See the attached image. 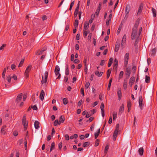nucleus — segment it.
Here are the masks:
<instances>
[{
    "label": "nucleus",
    "instance_id": "3",
    "mask_svg": "<svg viewBox=\"0 0 157 157\" xmlns=\"http://www.w3.org/2000/svg\"><path fill=\"white\" fill-rule=\"evenodd\" d=\"M129 56V54L128 53H127L124 55V66L125 67H126L127 66Z\"/></svg>",
    "mask_w": 157,
    "mask_h": 157
},
{
    "label": "nucleus",
    "instance_id": "44",
    "mask_svg": "<svg viewBox=\"0 0 157 157\" xmlns=\"http://www.w3.org/2000/svg\"><path fill=\"white\" fill-rule=\"evenodd\" d=\"M90 144L88 142H86L84 143L83 145L84 147H86L89 145Z\"/></svg>",
    "mask_w": 157,
    "mask_h": 157
},
{
    "label": "nucleus",
    "instance_id": "50",
    "mask_svg": "<svg viewBox=\"0 0 157 157\" xmlns=\"http://www.w3.org/2000/svg\"><path fill=\"white\" fill-rule=\"evenodd\" d=\"M58 147L59 149H61L62 147V142H61L59 144Z\"/></svg>",
    "mask_w": 157,
    "mask_h": 157
},
{
    "label": "nucleus",
    "instance_id": "48",
    "mask_svg": "<svg viewBox=\"0 0 157 157\" xmlns=\"http://www.w3.org/2000/svg\"><path fill=\"white\" fill-rule=\"evenodd\" d=\"M127 106L128 107L131 108V102L130 101H128L127 102Z\"/></svg>",
    "mask_w": 157,
    "mask_h": 157
},
{
    "label": "nucleus",
    "instance_id": "5",
    "mask_svg": "<svg viewBox=\"0 0 157 157\" xmlns=\"http://www.w3.org/2000/svg\"><path fill=\"white\" fill-rule=\"evenodd\" d=\"M32 68V66L31 65H29L26 68V70L25 73V76L26 78H27L29 77V73L30 71H31Z\"/></svg>",
    "mask_w": 157,
    "mask_h": 157
},
{
    "label": "nucleus",
    "instance_id": "57",
    "mask_svg": "<svg viewBox=\"0 0 157 157\" xmlns=\"http://www.w3.org/2000/svg\"><path fill=\"white\" fill-rule=\"evenodd\" d=\"M125 43H121V48L123 49L125 47Z\"/></svg>",
    "mask_w": 157,
    "mask_h": 157
},
{
    "label": "nucleus",
    "instance_id": "23",
    "mask_svg": "<svg viewBox=\"0 0 157 157\" xmlns=\"http://www.w3.org/2000/svg\"><path fill=\"white\" fill-rule=\"evenodd\" d=\"M118 61L117 59H115L114 60V63H113V66L115 68H117L118 66Z\"/></svg>",
    "mask_w": 157,
    "mask_h": 157
},
{
    "label": "nucleus",
    "instance_id": "52",
    "mask_svg": "<svg viewBox=\"0 0 157 157\" xmlns=\"http://www.w3.org/2000/svg\"><path fill=\"white\" fill-rule=\"evenodd\" d=\"M80 34H77L76 35V40H78L80 39Z\"/></svg>",
    "mask_w": 157,
    "mask_h": 157
},
{
    "label": "nucleus",
    "instance_id": "39",
    "mask_svg": "<svg viewBox=\"0 0 157 157\" xmlns=\"http://www.w3.org/2000/svg\"><path fill=\"white\" fill-rule=\"evenodd\" d=\"M78 21L76 19L75 20V22L74 26H75V28H76L78 27Z\"/></svg>",
    "mask_w": 157,
    "mask_h": 157
},
{
    "label": "nucleus",
    "instance_id": "43",
    "mask_svg": "<svg viewBox=\"0 0 157 157\" xmlns=\"http://www.w3.org/2000/svg\"><path fill=\"white\" fill-rule=\"evenodd\" d=\"M59 120L62 123H63L65 121V119L62 116H61L59 117Z\"/></svg>",
    "mask_w": 157,
    "mask_h": 157
},
{
    "label": "nucleus",
    "instance_id": "28",
    "mask_svg": "<svg viewBox=\"0 0 157 157\" xmlns=\"http://www.w3.org/2000/svg\"><path fill=\"white\" fill-rule=\"evenodd\" d=\"M150 78L149 76L146 75L145 76V82L147 83H148L150 82Z\"/></svg>",
    "mask_w": 157,
    "mask_h": 157
},
{
    "label": "nucleus",
    "instance_id": "8",
    "mask_svg": "<svg viewBox=\"0 0 157 157\" xmlns=\"http://www.w3.org/2000/svg\"><path fill=\"white\" fill-rule=\"evenodd\" d=\"M130 69H128V68H127L126 69V79H128L130 76V74H131V72H130Z\"/></svg>",
    "mask_w": 157,
    "mask_h": 157
},
{
    "label": "nucleus",
    "instance_id": "15",
    "mask_svg": "<svg viewBox=\"0 0 157 157\" xmlns=\"http://www.w3.org/2000/svg\"><path fill=\"white\" fill-rule=\"evenodd\" d=\"M143 7V4H141L139 7L138 13H137V15L140 14V13L142 12Z\"/></svg>",
    "mask_w": 157,
    "mask_h": 157
},
{
    "label": "nucleus",
    "instance_id": "64",
    "mask_svg": "<svg viewBox=\"0 0 157 157\" xmlns=\"http://www.w3.org/2000/svg\"><path fill=\"white\" fill-rule=\"evenodd\" d=\"M82 100H80L79 101V102H78V106H81V105L82 104Z\"/></svg>",
    "mask_w": 157,
    "mask_h": 157
},
{
    "label": "nucleus",
    "instance_id": "21",
    "mask_svg": "<svg viewBox=\"0 0 157 157\" xmlns=\"http://www.w3.org/2000/svg\"><path fill=\"white\" fill-rule=\"evenodd\" d=\"M89 24L86 21L85 22L84 25V29L86 30L89 28Z\"/></svg>",
    "mask_w": 157,
    "mask_h": 157
},
{
    "label": "nucleus",
    "instance_id": "31",
    "mask_svg": "<svg viewBox=\"0 0 157 157\" xmlns=\"http://www.w3.org/2000/svg\"><path fill=\"white\" fill-rule=\"evenodd\" d=\"M113 120H115L117 118V113L115 112H113Z\"/></svg>",
    "mask_w": 157,
    "mask_h": 157
},
{
    "label": "nucleus",
    "instance_id": "4",
    "mask_svg": "<svg viewBox=\"0 0 157 157\" xmlns=\"http://www.w3.org/2000/svg\"><path fill=\"white\" fill-rule=\"evenodd\" d=\"M48 71L45 72L44 73L45 78H44L43 76H42V79L41 81L42 84L45 83L47 82L48 79Z\"/></svg>",
    "mask_w": 157,
    "mask_h": 157
},
{
    "label": "nucleus",
    "instance_id": "49",
    "mask_svg": "<svg viewBox=\"0 0 157 157\" xmlns=\"http://www.w3.org/2000/svg\"><path fill=\"white\" fill-rule=\"evenodd\" d=\"M90 85V83L89 82H86V84H85V87L86 89H88V88L89 87V86Z\"/></svg>",
    "mask_w": 157,
    "mask_h": 157
},
{
    "label": "nucleus",
    "instance_id": "59",
    "mask_svg": "<svg viewBox=\"0 0 157 157\" xmlns=\"http://www.w3.org/2000/svg\"><path fill=\"white\" fill-rule=\"evenodd\" d=\"M105 63V61L104 60H101V62L100 63V65L101 66H103Z\"/></svg>",
    "mask_w": 157,
    "mask_h": 157
},
{
    "label": "nucleus",
    "instance_id": "62",
    "mask_svg": "<svg viewBox=\"0 0 157 157\" xmlns=\"http://www.w3.org/2000/svg\"><path fill=\"white\" fill-rule=\"evenodd\" d=\"M6 46V44H3L0 47V50H2Z\"/></svg>",
    "mask_w": 157,
    "mask_h": 157
},
{
    "label": "nucleus",
    "instance_id": "38",
    "mask_svg": "<svg viewBox=\"0 0 157 157\" xmlns=\"http://www.w3.org/2000/svg\"><path fill=\"white\" fill-rule=\"evenodd\" d=\"M69 71L68 69V67L67 65L66 66V69L65 71V74L66 75H68L69 73Z\"/></svg>",
    "mask_w": 157,
    "mask_h": 157
},
{
    "label": "nucleus",
    "instance_id": "55",
    "mask_svg": "<svg viewBox=\"0 0 157 157\" xmlns=\"http://www.w3.org/2000/svg\"><path fill=\"white\" fill-rule=\"evenodd\" d=\"M83 35L85 36V37H86V36H87V34L86 32V30L84 29L83 30Z\"/></svg>",
    "mask_w": 157,
    "mask_h": 157
},
{
    "label": "nucleus",
    "instance_id": "58",
    "mask_svg": "<svg viewBox=\"0 0 157 157\" xmlns=\"http://www.w3.org/2000/svg\"><path fill=\"white\" fill-rule=\"evenodd\" d=\"M65 139L67 140H69V136L67 134H66L65 136Z\"/></svg>",
    "mask_w": 157,
    "mask_h": 157
},
{
    "label": "nucleus",
    "instance_id": "40",
    "mask_svg": "<svg viewBox=\"0 0 157 157\" xmlns=\"http://www.w3.org/2000/svg\"><path fill=\"white\" fill-rule=\"evenodd\" d=\"M68 102V101L66 98H64L63 99V103L64 105H66Z\"/></svg>",
    "mask_w": 157,
    "mask_h": 157
},
{
    "label": "nucleus",
    "instance_id": "27",
    "mask_svg": "<svg viewBox=\"0 0 157 157\" xmlns=\"http://www.w3.org/2000/svg\"><path fill=\"white\" fill-rule=\"evenodd\" d=\"M156 53V49L154 48L151 50V55L152 56H154Z\"/></svg>",
    "mask_w": 157,
    "mask_h": 157
},
{
    "label": "nucleus",
    "instance_id": "26",
    "mask_svg": "<svg viewBox=\"0 0 157 157\" xmlns=\"http://www.w3.org/2000/svg\"><path fill=\"white\" fill-rule=\"evenodd\" d=\"M127 80L126 79H124V81L123 83V87L126 90L127 88Z\"/></svg>",
    "mask_w": 157,
    "mask_h": 157
},
{
    "label": "nucleus",
    "instance_id": "18",
    "mask_svg": "<svg viewBox=\"0 0 157 157\" xmlns=\"http://www.w3.org/2000/svg\"><path fill=\"white\" fill-rule=\"evenodd\" d=\"M130 10V6L129 5H127L125 8V14H128L129 11Z\"/></svg>",
    "mask_w": 157,
    "mask_h": 157
},
{
    "label": "nucleus",
    "instance_id": "60",
    "mask_svg": "<svg viewBox=\"0 0 157 157\" xmlns=\"http://www.w3.org/2000/svg\"><path fill=\"white\" fill-rule=\"evenodd\" d=\"M92 35V34L91 33H89V35L88 37V40H90L91 39V36Z\"/></svg>",
    "mask_w": 157,
    "mask_h": 157
},
{
    "label": "nucleus",
    "instance_id": "51",
    "mask_svg": "<svg viewBox=\"0 0 157 157\" xmlns=\"http://www.w3.org/2000/svg\"><path fill=\"white\" fill-rule=\"evenodd\" d=\"M94 119V117H91L89 118V120H87L86 121V122H88L89 121V122H91Z\"/></svg>",
    "mask_w": 157,
    "mask_h": 157
},
{
    "label": "nucleus",
    "instance_id": "24",
    "mask_svg": "<svg viewBox=\"0 0 157 157\" xmlns=\"http://www.w3.org/2000/svg\"><path fill=\"white\" fill-rule=\"evenodd\" d=\"M39 122L37 121H36L34 122V126L36 129H37L39 128Z\"/></svg>",
    "mask_w": 157,
    "mask_h": 157
},
{
    "label": "nucleus",
    "instance_id": "11",
    "mask_svg": "<svg viewBox=\"0 0 157 157\" xmlns=\"http://www.w3.org/2000/svg\"><path fill=\"white\" fill-rule=\"evenodd\" d=\"M119 131L118 130L115 129L114 132L113 133V140L114 141H115L116 140L117 137V134L118 133Z\"/></svg>",
    "mask_w": 157,
    "mask_h": 157
},
{
    "label": "nucleus",
    "instance_id": "46",
    "mask_svg": "<svg viewBox=\"0 0 157 157\" xmlns=\"http://www.w3.org/2000/svg\"><path fill=\"white\" fill-rule=\"evenodd\" d=\"M24 144H25V150H26L27 147V142L26 141V138L25 139L24 141Z\"/></svg>",
    "mask_w": 157,
    "mask_h": 157
},
{
    "label": "nucleus",
    "instance_id": "12",
    "mask_svg": "<svg viewBox=\"0 0 157 157\" xmlns=\"http://www.w3.org/2000/svg\"><path fill=\"white\" fill-rule=\"evenodd\" d=\"M135 79V78L134 77H132L129 80V85L130 87L132 86L133 84L134 83Z\"/></svg>",
    "mask_w": 157,
    "mask_h": 157
},
{
    "label": "nucleus",
    "instance_id": "20",
    "mask_svg": "<svg viewBox=\"0 0 157 157\" xmlns=\"http://www.w3.org/2000/svg\"><path fill=\"white\" fill-rule=\"evenodd\" d=\"M144 151V148L142 147H141L139 149L138 152L140 155L141 156H142L143 155Z\"/></svg>",
    "mask_w": 157,
    "mask_h": 157
},
{
    "label": "nucleus",
    "instance_id": "33",
    "mask_svg": "<svg viewBox=\"0 0 157 157\" xmlns=\"http://www.w3.org/2000/svg\"><path fill=\"white\" fill-rule=\"evenodd\" d=\"M124 75V72L122 71H121L119 74L118 77L119 79L120 80L123 78Z\"/></svg>",
    "mask_w": 157,
    "mask_h": 157
},
{
    "label": "nucleus",
    "instance_id": "6",
    "mask_svg": "<svg viewBox=\"0 0 157 157\" xmlns=\"http://www.w3.org/2000/svg\"><path fill=\"white\" fill-rule=\"evenodd\" d=\"M22 124L24 126V130H26L28 126V121H26V117L24 116L22 118Z\"/></svg>",
    "mask_w": 157,
    "mask_h": 157
},
{
    "label": "nucleus",
    "instance_id": "45",
    "mask_svg": "<svg viewBox=\"0 0 157 157\" xmlns=\"http://www.w3.org/2000/svg\"><path fill=\"white\" fill-rule=\"evenodd\" d=\"M109 149V146L108 145H106L105 147L104 152L105 154H106L108 150Z\"/></svg>",
    "mask_w": 157,
    "mask_h": 157
},
{
    "label": "nucleus",
    "instance_id": "14",
    "mask_svg": "<svg viewBox=\"0 0 157 157\" xmlns=\"http://www.w3.org/2000/svg\"><path fill=\"white\" fill-rule=\"evenodd\" d=\"M22 94L21 93L20 94L18 95L16 100V101L17 103L19 102V101L21 100L22 99Z\"/></svg>",
    "mask_w": 157,
    "mask_h": 157
},
{
    "label": "nucleus",
    "instance_id": "2",
    "mask_svg": "<svg viewBox=\"0 0 157 157\" xmlns=\"http://www.w3.org/2000/svg\"><path fill=\"white\" fill-rule=\"evenodd\" d=\"M59 71L60 68L59 67L58 65L56 66L54 72L56 75H58V76L57 77V79H59L61 77V74L59 73Z\"/></svg>",
    "mask_w": 157,
    "mask_h": 157
},
{
    "label": "nucleus",
    "instance_id": "29",
    "mask_svg": "<svg viewBox=\"0 0 157 157\" xmlns=\"http://www.w3.org/2000/svg\"><path fill=\"white\" fill-rule=\"evenodd\" d=\"M55 148V143L54 142H52L51 146V148L50 149V152H51L52 150L54 149Z\"/></svg>",
    "mask_w": 157,
    "mask_h": 157
},
{
    "label": "nucleus",
    "instance_id": "32",
    "mask_svg": "<svg viewBox=\"0 0 157 157\" xmlns=\"http://www.w3.org/2000/svg\"><path fill=\"white\" fill-rule=\"evenodd\" d=\"M6 128V126L5 125L2 126V129H1V132L2 133H3V134H5V131Z\"/></svg>",
    "mask_w": 157,
    "mask_h": 157
},
{
    "label": "nucleus",
    "instance_id": "36",
    "mask_svg": "<svg viewBox=\"0 0 157 157\" xmlns=\"http://www.w3.org/2000/svg\"><path fill=\"white\" fill-rule=\"evenodd\" d=\"M46 50V48H43L39 53H38L37 55H40L42 54L43 52Z\"/></svg>",
    "mask_w": 157,
    "mask_h": 157
},
{
    "label": "nucleus",
    "instance_id": "19",
    "mask_svg": "<svg viewBox=\"0 0 157 157\" xmlns=\"http://www.w3.org/2000/svg\"><path fill=\"white\" fill-rule=\"evenodd\" d=\"M9 68V66L7 67L6 68H5L3 70V72L2 73V77L4 79H5L6 71V70H8Z\"/></svg>",
    "mask_w": 157,
    "mask_h": 157
},
{
    "label": "nucleus",
    "instance_id": "1",
    "mask_svg": "<svg viewBox=\"0 0 157 157\" xmlns=\"http://www.w3.org/2000/svg\"><path fill=\"white\" fill-rule=\"evenodd\" d=\"M140 19L138 18L136 21L134 27L132 29V32L131 35L132 40H134L136 38H138L140 35L137 33V28L140 21Z\"/></svg>",
    "mask_w": 157,
    "mask_h": 157
},
{
    "label": "nucleus",
    "instance_id": "35",
    "mask_svg": "<svg viewBox=\"0 0 157 157\" xmlns=\"http://www.w3.org/2000/svg\"><path fill=\"white\" fill-rule=\"evenodd\" d=\"M100 132V129L99 128L97 132L95 133L94 134V137L95 139H96L98 136Z\"/></svg>",
    "mask_w": 157,
    "mask_h": 157
},
{
    "label": "nucleus",
    "instance_id": "56",
    "mask_svg": "<svg viewBox=\"0 0 157 157\" xmlns=\"http://www.w3.org/2000/svg\"><path fill=\"white\" fill-rule=\"evenodd\" d=\"M11 67L12 70H14L16 67V65L14 64H12L11 65Z\"/></svg>",
    "mask_w": 157,
    "mask_h": 157
},
{
    "label": "nucleus",
    "instance_id": "34",
    "mask_svg": "<svg viewBox=\"0 0 157 157\" xmlns=\"http://www.w3.org/2000/svg\"><path fill=\"white\" fill-rule=\"evenodd\" d=\"M152 12L153 14V16L155 17L156 16V11L155 9L154 8H152Z\"/></svg>",
    "mask_w": 157,
    "mask_h": 157
},
{
    "label": "nucleus",
    "instance_id": "30",
    "mask_svg": "<svg viewBox=\"0 0 157 157\" xmlns=\"http://www.w3.org/2000/svg\"><path fill=\"white\" fill-rule=\"evenodd\" d=\"M112 70L111 69H109L107 71V78H108L110 75L111 72Z\"/></svg>",
    "mask_w": 157,
    "mask_h": 157
},
{
    "label": "nucleus",
    "instance_id": "53",
    "mask_svg": "<svg viewBox=\"0 0 157 157\" xmlns=\"http://www.w3.org/2000/svg\"><path fill=\"white\" fill-rule=\"evenodd\" d=\"M32 108L34 110H37V107L36 105H34L33 106H32Z\"/></svg>",
    "mask_w": 157,
    "mask_h": 157
},
{
    "label": "nucleus",
    "instance_id": "22",
    "mask_svg": "<svg viewBox=\"0 0 157 157\" xmlns=\"http://www.w3.org/2000/svg\"><path fill=\"white\" fill-rule=\"evenodd\" d=\"M113 58H110V59H109V62L108 64V67H110L111 66L113 63Z\"/></svg>",
    "mask_w": 157,
    "mask_h": 157
},
{
    "label": "nucleus",
    "instance_id": "54",
    "mask_svg": "<svg viewBox=\"0 0 157 157\" xmlns=\"http://www.w3.org/2000/svg\"><path fill=\"white\" fill-rule=\"evenodd\" d=\"M100 10V9H99L97 8L96 10L95 13L96 14V15L97 16H98Z\"/></svg>",
    "mask_w": 157,
    "mask_h": 157
},
{
    "label": "nucleus",
    "instance_id": "13",
    "mask_svg": "<svg viewBox=\"0 0 157 157\" xmlns=\"http://www.w3.org/2000/svg\"><path fill=\"white\" fill-rule=\"evenodd\" d=\"M45 95L44 92V90H42L41 91L40 94V98L41 100H43Z\"/></svg>",
    "mask_w": 157,
    "mask_h": 157
},
{
    "label": "nucleus",
    "instance_id": "42",
    "mask_svg": "<svg viewBox=\"0 0 157 157\" xmlns=\"http://www.w3.org/2000/svg\"><path fill=\"white\" fill-rule=\"evenodd\" d=\"M99 140L98 139H97L95 141V146L97 147L98 146L99 144Z\"/></svg>",
    "mask_w": 157,
    "mask_h": 157
},
{
    "label": "nucleus",
    "instance_id": "41",
    "mask_svg": "<svg viewBox=\"0 0 157 157\" xmlns=\"http://www.w3.org/2000/svg\"><path fill=\"white\" fill-rule=\"evenodd\" d=\"M24 59H23L21 60V61H20V63L18 65V67H21L22 66L23 63L24 62Z\"/></svg>",
    "mask_w": 157,
    "mask_h": 157
},
{
    "label": "nucleus",
    "instance_id": "25",
    "mask_svg": "<svg viewBox=\"0 0 157 157\" xmlns=\"http://www.w3.org/2000/svg\"><path fill=\"white\" fill-rule=\"evenodd\" d=\"M95 74L96 75L99 77L102 76L103 72H101L100 73L98 71H96L95 72Z\"/></svg>",
    "mask_w": 157,
    "mask_h": 157
},
{
    "label": "nucleus",
    "instance_id": "17",
    "mask_svg": "<svg viewBox=\"0 0 157 157\" xmlns=\"http://www.w3.org/2000/svg\"><path fill=\"white\" fill-rule=\"evenodd\" d=\"M120 46V44L117 42L116 43V45L115 46V51L116 52H117L119 50Z\"/></svg>",
    "mask_w": 157,
    "mask_h": 157
},
{
    "label": "nucleus",
    "instance_id": "61",
    "mask_svg": "<svg viewBox=\"0 0 157 157\" xmlns=\"http://www.w3.org/2000/svg\"><path fill=\"white\" fill-rule=\"evenodd\" d=\"M58 124V120H56L54 122V125L55 126H56Z\"/></svg>",
    "mask_w": 157,
    "mask_h": 157
},
{
    "label": "nucleus",
    "instance_id": "10",
    "mask_svg": "<svg viewBox=\"0 0 157 157\" xmlns=\"http://www.w3.org/2000/svg\"><path fill=\"white\" fill-rule=\"evenodd\" d=\"M117 94L118 100L120 101L122 97V93L121 88H118L117 91Z\"/></svg>",
    "mask_w": 157,
    "mask_h": 157
},
{
    "label": "nucleus",
    "instance_id": "63",
    "mask_svg": "<svg viewBox=\"0 0 157 157\" xmlns=\"http://www.w3.org/2000/svg\"><path fill=\"white\" fill-rule=\"evenodd\" d=\"M81 92L82 94L83 95V96H84V89L82 88L81 89Z\"/></svg>",
    "mask_w": 157,
    "mask_h": 157
},
{
    "label": "nucleus",
    "instance_id": "16",
    "mask_svg": "<svg viewBox=\"0 0 157 157\" xmlns=\"http://www.w3.org/2000/svg\"><path fill=\"white\" fill-rule=\"evenodd\" d=\"M124 105L123 104H122L121 106L120 107L119 111L118 114H120L122 113L124 111Z\"/></svg>",
    "mask_w": 157,
    "mask_h": 157
},
{
    "label": "nucleus",
    "instance_id": "47",
    "mask_svg": "<svg viewBox=\"0 0 157 157\" xmlns=\"http://www.w3.org/2000/svg\"><path fill=\"white\" fill-rule=\"evenodd\" d=\"M85 66L84 68V72L85 74H87V65H85Z\"/></svg>",
    "mask_w": 157,
    "mask_h": 157
},
{
    "label": "nucleus",
    "instance_id": "9",
    "mask_svg": "<svg viewBox=\"0 0 157 157\" xmlns=\"http://www.w3.org/2000/svg\"><path fill=\"white\" fill-rule=\"evenodd\" d=\"M100 109H101V115L103 117L105 116V112L104 110V104L103 103H101V105Z\"/></svg>",
    "mask_w": 157,
    "mask_h": 157
},
{
    "label": "nucleus",
    "instance_id": "7",
    "mask_svg": "<svg viewBox=\"0 0 157 157\" xmlns=\"http://www.w3.org/2000/svg\"><path fill=\"white\" fill-rule=\"evenodd\" d=\"M139 103L140 107L141 109H142L143 106L144 105L143 100L142 96H141L139 97Z\"/></svg>",
    "mask_w": 157,
    "mask_h": 157
},
{
    "label": "nucleus",
    "instance_id": "37",
    "mask_svg": "<svg viewBox=\"0 0 157 157\" xmlns=\"http://www.w3.org/2000/svg\"><path fill=\"white\" fill-rule=\"evenodd\" d=\"M12 77L10 75L6 76V80L9 82H10L11 81Z\"/></svg>",
    "mask_w": 157,
    "mask_h": 157
}]
</instances>
